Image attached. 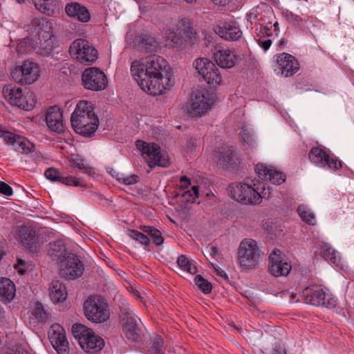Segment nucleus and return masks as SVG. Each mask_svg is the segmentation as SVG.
I'll use <instances>...</instances> for the list:
<instances>
[{"label":"nucleus","mask_w":354,"mask_h":354,"mask_svg":"<svg viewBox=\"0 0 354 354\" xmlns=\"http://www.w3.org/2000/svg\"><path fill=\"white\" fill-rule=\"evenodd\" d=\"M131 72L140 88H171L175 85L168 62L155 54L147 57L138 65L133 62Z\"/></svg>","instance_id":"1"},{"label":"nucleus","mask_w":354,"mask_h":354,"mask_svg":"<svg viewBox=\"0 0 354 354\" xmlns=\"http://www.w3.org/2000/svg\"><path fill=\"white\" fill-rule=\"evenodd\" d=\"M71 122L75 133L85 138L92 137L99 126L98 117L92 103L80 101L71 115Z\"/></svg>","instance_id":"2"},{"label":"nucleus","mask_w":354,"mask_h":354,"mask_svg":"<svg viewBox=\"0 0 354 354\" xmlns=\"http://www.w3.org/2000/svg\"><path fill=\"white\" fill-rule=\"evenodd\" d=\"M218 101L216 90H193L182 111L190 118H198L207 115Z\"/></svg>","instance_id":"3"},{"label":"nucleus","mask_w":354,"mask_h":354,"mask_svg":"<svg viewBox=\"0 0 354 354\" xmlns=\"http://www.w3.org/2000/svg\"><path fill=\"white\" fill-rule=\"evenodd\" d=\"M261 190H265L264 185L259 180L255 183L253 180H251L250 183L232 184L228 189L230 197L243 205L260 203L263 197Z\"/></svg>","instance_id":"4"},{"label":"nucleus","mask_w":354,"mask_h":354,"mask_svg":"<svg viewBox=\"0 0 354 354\" xmlns=\"http://www.w3.org/2000/svg\"><path fill=\"white\" fill-rule=\"evenodd\" d=\"M263 253L253 239L243 240L238 250V260L240 266L245 270L256 269L263 260Z\"/></svg>","instance_id":"5"},{"label":"nucleus","mask_w":354,"mask_h":354,"mask_svg":"<svg viewBox=\"0 0 354 354\" xmlns=\"http://www.w3.org/2000/svg\"><path fill=\"white\" fill-rule=\"evenodd\" d=\"M85 317L93 323L101 324L109 319L110 316L109 305L102 296L91 295L83 305Z\"/></svg>","instance_id":"6"},{"label":"nucleus","mask_w":354,"mask_h":354,"mask_svg":"<svg viewBox=\"0 0 354 354\" xmlns=\"http://www.w3.org/2000/svg\"><path fill=\"white\" fill-rule=\"evenodd\" d=\"M301 296L305 303L313 306L332 308L337 305V301L333 295L324 290L319 286L306 288Z\"/></svg>","instance_id":"7"},{"label":"nucleus","mask_w":354,"mask_h":354,"mask_svg":"<svg viewBox=\"0 0 354 354\" xmlns=\"http://www.w3.org/2000/svg\"><path fill=\"white\" fill-rule=\"evenodd\" d=\"M136 148L140 151L142 157L147 161L150 167L169 166V159L162 154L160 146L156 143H147L140 140L136 142Z\"/></svg>","instance_id":"8"},{"label":"nucleus","mask_w":354,"mask_h":354,"mask_svg":"<svg viewBox=\"0 0 354 354\" xmlns=\"http://www.w3.org/2000/svg\"><path fill=\"white\" fill-rule=\"evenodd\" d=\"M193 66L209 85V88H216L220 85L222 77L216 65L205 57H199L193 62Z\"/></svg>","instance_id":"9"},{"label":"nucleus","mask_w":354,"mask_h":354,"mask_svg":"<svg viewBox=\"0 0 354 354\" xmlns=\"http://www.w3.org/2000/svg\"><path fill=\"white\" fill-rule=\"evenodd\" d=\"M69 53L80 62L90 64L98 57L97 50L86 39H75L69 47Z\"/></svg>","instance_id":"10"},{"label":"nucleus","mask_w":354,"mask_h":354,"mask_svg":"<svg viewBox=\"0 0 354 354\" xmlns=\"http://www.w3.org/2000/svg\"><path fill=\"white\" fill-rule=\"evenodd\" d=\"M84 271V265L73 253H69L60 263L59 274L66 280H74L80 277Z\"/></svg>","instance_id":"11"},{"label":"nucleus","mask_w":354,"mask_h":354,"mask_svg":"<svg viewBox=\"0 0 354 354\" xmlns=\"http://www.w3.org/2000/svg\"><path fill=\"white\" fill-rule=\"evenodd\" d=\"M11 75L21 85L31 84L39 77V68L37 64L27 60L15 68Z\"/></svg>","instance_id":"12"},{"label":"nucleus","mask_w":354,"mask_h":354,"mask_svg":"<svg viewBox=\"0 0 354 354\" xmlns=\"http://www.w3.org/2000/svg\"><path fill=\"white\" fill-rule=\"evenodd\" d=\"M24 90H2L5 98L12 105L22 109L30 111L33 109L35 101L32 92L25 94Z\"/></svg>","instance_id":"13"},{"label":"nucleus","mask_w":354,"mask_h":354,"mask_svg":"<svg viewBox=\"0 0 354 354\" xmlns=\"http://www.w3.org/2000/svg\"><path fill=\"white\" fill-rule=\"evenodd\" d=\"M24 90H2L5 98L12 105L22 109L30 111L33 109L35 101L32 92L25 94Z\"/></svg>","instance_id":"14"},{"label":"nucleus","mask_w":354,"mask_h":354,"mask_svg":"<svg viewBox=\"0 0 354 354\" xmlns=\"http://www.w3.org/2000/svg\"><path fill=\"white\" fill-rule=\"evenodd\" d=\"M24 90H2L5 98L12 105L22 109L30 111L33 109L35 101L32 92L25 94Z\"/></svg>","instance_id":"15"},{"label":"nucleus","mask_w":354,"mask_h":354,"mask_svg":"<svg viewBox=\"0 0 354 354\" xmlns=\"http://www.w3.org/2000/svg\"><path fill=\"white\" fill-rule=\"evenodd\" d=\"M84 88H106L108 79L105 73L99 68H86L82 75Z\"/></svg>","instance_id":"16"},{"label":"nucleus","mask_w":354,"mask_h":354,"mask_svg":"<svg viewBox=\"0 0 354 354\" xmlns=\"http://www.w3.org/2000/svg\"><path fill=\"white\" fill-rule=\"evenodd\" d=\"M310 160L322 167H327L331 170H337L342 168V163L336 157L330 156L324 149L319 147H313L309 153Z\"/></svg>","instance_id":"17"},{"label":"nucleus","mask_w":354,"mask_h":354,"mask_svg":"<svg viewBox=\"0 0 354 354\" xmlns=\"http://www.w3.org/2000/svg\"><path fill=\"white\" fill-rule=\"evenodd\" d=\"M48 337L53 347L58 354H69L68 342L64 328L58 324H53L48 331Z\"/></svg>","instance_id":"18"},{"label":"nucleus","mask_w":354,"mask_h":354,"mask_svg":"<svg viewBox=\"0 0 354 354\" xmlns=\"http://www.w3.org/2000/svg\"><path fill=\"white\" fill-rule=\"evenodd\" d=\"M275 71L281 72V75L288 77L295 74L299 69L300 65L298 60L286 53L277 55Z\"/></svg>","instance_id":"19"},{"label":"nucleus","mask_w":354,"mask_h":354,"mask_svg":"<svg viewBox=\"0 0 354 354\" xmlns=\"http://www.w3.org/2000/svg\"><path fill=\"white\" fill-rule=\"evenodd\" d=\"M19 239L27 249L32 252H37L40 248L39 235L35 228L31 225L20 226L18 231Z\"/></svg>","instance_id":"20"},{"label":"nucleus","mask_w":354,"mask_h":354,"mask_svg":"<svg viewBox=\"0 0 354 354\" xmlns=\"http://www.w3.org/2000/svg\"><path fill=\"white\" fill-rule=\"evenodd\" d=\"M46 125L50 132L57 134L64 132L63 111L59 106L54 105L46 110Z\"/></svg>","instance_id":"21"},{"label":"nucleus","mask_w":354,"mask_h":354,"mask_svg":"<svg viewBox=\"0 0 354 354\" xmlns=\"http://www.w3.org/2000/svg\"><path fill=\"white\" fill-rule=\"evenodd\" d=\"M217 165L224 170L234 171L238 169L239 159L233 149L221 148L216 151Z\"/></svg>","instance_id":"22"},{"label":"nucleus","mask_w":354,"mask_h":354,"mask_svg":"<svg viewBox=\"0 0 354 354\" xmlns=\"http://www.w3.org/2000/svg\"><path fill=\"white\" fill-rule=\"evenodd\" d=\"M44 308L41 302L37 301L30 317V326L32 330L43 342V327L44 326Z\"/></svg>","instance_id":"23"},{"label":"nucleus","mask_w":354,"mask_h":354,"mask_svg":"<svg viewBox=\"0 0 354 354\" xmlns=\"http://www.w3.org/2000/svg\"><path fill=\"white\" fill-rule=\"evenodd\" d=\"M280 252L279 250H274L269 257V272L274 277L287 276L291 270L292 266L290 263L284 261L277 255L276 252Z\"/></svg>","instance_id":"24"},{"label":"nucleus","mask_w":354,"mask_h":354,"mask_svg":"<svg viewBox=\"0 0 354 354\" xmlns=\"http://www.w3.org/2000/svg\"><path fill=\"white\" fill-rule=\"evenodd\" d=\"M123 321V332L126 337L134 342L141 341L143 334L136 319L129 313H126L124 314Z\"/></svg>","instance_id":"25"},{"label":"nucleus","mask_w":354,"mask_h":354,"mask_svg":"<svg viewBox=\"0 0 354 354\" xmlns=\"http://www.w3.org/2000/svg\"><path fill=\"white\" fill-rule=\"evenodd\" d=\"M65 12L69 17L77 19L82 23H87L91 20L88 9L78 2L72 1L66 3Z\"/></svg>","instance_id":"26"},{"label":"nucleus","mask_w":354,"mask_h":354,"mask_svg":"<svg viewBox=\"0 0 354 354\" xmlns=\"http://www.w3.org/2000/svg\"><path fill=\"white\" fill-rule=\"evenodd\" d=\"M215 32L227 41H236L241 38L242 32L239 26L223 22L215 28Z\"/></svg>","instance_id":"27"},{"label":"nucleus","mask_w":354,"mask_h":354,"mask_svg":"<svg viewBox=\"0 0 354 354\" xmlns=\"http://www.w3.org/2000/svg\"><path fill=\"white\" fill-rule=\"evenodd\" d=\"M239 56L229 49L218 50L214 53L217 65L223 68H231L236 65Z\"/></svg>","instance_id":"28"},{"label":"nucleus","mask_w":354,"mask_h":354,"mask_svg":"<svg viewBox=\"0 0 354 354\" xmlns=\"http://www.w3.org/2000/svg\"><path fill=\"white\" fill-rule=\"evenodd\" d=\"M46 178L53 182H58L66 185L86 187L85 184L80 183L78 179L75 178V177L71 176L66 177L62 176L60 171L54 167H49L46 169Z\"/></svg>","instance_id":"29"},{"label":"nucleus","mask_w":354,"mask_h":354,"mask_svg":"<svg viewBox=\"0 0 354 354\" xmlns=\"http://www.w3.org/2000/svg\"><path fill=\"white\" fill-rule=\"evenodd\" d=\"M48 256L52 261L56 263H60L62 259H64L69 253H67L66 246L64 241L57 240L53 243H50L46 248Z\"/></svg>","instance_id":"30"},{"label":"nucleus","mask_w":354,"mask_h":354,"mask_svg":"<svg viewBox=\"0 0 354 354\" xmlns=\"http://www.w3.org/2000/svg\"><path fill=\"white\" fill-rule=\"evenodd\" d=\"M80 346L85 352L95 354L104 348V341L93 331L88 336H86L85 341L82 342Z\"/></svg>","instance_id":"31"},{"label":"nucleus","mask_w":354,"mask_h":354,"mask_svg":"<svg viewBox=\"0 0 354 354\" xmlns=\"http://www.w3.org/2000/svg\"><path fill=\"white\" fill-rule=\"evenodd\" d=\"M49 297L54 303H61L67 298V292L65 285L59 280L53 281L48 288Z\"/></svg>","instance_id":"32"},{"label":"nucleus","mask_w":354,"mask_h":354,"mask_svg":"<svg viewBox=\"0 0 354 354\" xmlns=\"http://www.w3.org/2000/svg\"><path fill=\"white\" fill-rule=\"evenodd\" d=\"M15 286L14 283L8 278L0 279V297L3 300L10 301L15 296Z\"/></svg>","instance_id":"33"},{"label":"nucleus","mask_w":354,"mask_h":354,"mask_svg":"<svg viewBox=\"0 0 354 354\" xmlns=\"http://www.w3.org/2000/svg\"><path fill=\"white\" fill-rule=\"evenodd\" d=\"M180 32L185 46L194 45L198 43L199 38L198 35L189 24L187 25L183 24V28H180Z\"/></svg>","instance_id":"34"},{"label":"nucleus","mask_w":354,"mask_h":354,"mask_svg":"<svg viewBox=\"0 0 354 354\" xmlns=\"http://www.w3.org/2000/svg\"><path fill=\"white\" fill-rule=\"evenodd\" d=\"M138 48L145 53H152L156 52L157 42L156 39L149 35L142 34L140 37Z\"/></svg>","instance_id":"35"},{"label":"nucleus","mask_w":354,"mask_h":354,"mask_svg":"<svg viewBox=\"0 0 354 354\" xmlns=\"http://www.w3.org/2000/svg\"><path fill=\"white\" fill-rule=\"evenodd\" d=\"M72 333L80 344L85 341L86 336H88L92 332V329L80 323L73 324L71 328Z\"/></svg>","instance_id":"36"},{"label":"nucleus","mask_w":354,"mask_h":354,"mask_svg":"<svg viewBox=\"0 0 354 354\" xmlns=\"http://www.w3.org/2000/svg\"><path fill=\"white\" fill-rule=\"evenodd\" d=\"M69 161L71 166H72L73 167L78 168L80 170H82L84 174H88L89 176H92L93 174H95L93 168L85 165L84 164V158L79 154H71Z\"/></svg>","instance_id":"37"},{"label":"nucleus","mask_w":354,"mask_h":354,"mask_svg":"<svg viewBox=\"0 0 354 354\" xmlns=\"http://www.w3.org/2000/svg\"><path fill=\"white\" fill-rule=\"evenodd\" d=\"M140 229L147 234L153 240L154 244L157 246L161 245L164 243V237L161 232L153 226L141 225Z\"/></svg>","instance_id":"38"},{"label":"nucleus","mask_w":354,"mask_h":354,"mask_svg":"<svg viewBox=\"0 0 354 354\" xmlns=\"http://www.w3.org/2000/svg\"><path fill=\"white\" fill-rule=\"evenodd\" d=\"M14 150L22 153H28L32 151V144L26 140L24 138L17 135L12 145Z\"/></svg>","instance_id":"39"},{"label":"nucleus","mask_w":354,"mask_h":354,"mask_svg":"<svg viewBox=\"0 0 354 354\" xmlns=\"http://www.w3.org/2000/svg\"><path fill=\"white\" fill-rule=\"evenodd\" d=\"M127 234L132 239L139 242L140 244L144 245L145 249L147 251H150V239L145 235L144 233L140 232L136 230H128Z\"/></svg>","instance_id":"40"},{"label":"nucleus","mask_w":354,"mask_h":354,"mask_svg":"<svg viewBox=\"0 0 354 354\" xmlns=\"http://www.w3.org/2000/svg\"><path fill=\"white\" fill-rule=\"evenodd\" d=\"M177 263L182 270L191 274H195L197 272L196 266L184 254H181L178 257Z\"/></svg>","instance_id":"41"},{"label":"nucleus","mask_w":354,"mask_h":354,"mask_svg":"<svg viewBox=\"0 0 354 354\" xmlns=\"http://www.w3.org/2000/svg\"><path fill=\"white\" fill-rule=\"evenodd\" d=\"M31 25L33 28L32 33L41 41L44 39V17H34L32 19Z\"/></svg>","instance_id":"42"},{"label":"nucleus","mask_w":354,"mask_h":354,"mask_svg":"<svg viewBox=\"0 0 354 354\" xmlns=\"http://www.w3.org/2000/svg\"><path fill=\"white\" fill-rule=\"evenodd\" d=\"M320 254L325 260L334 264L337 261L335 250L327 243H323L321 246Z\"/></svg>","instance_id":"43"},{"label":"nucleus","mask_w":354,"mask_h":354,"mask_svg":"<svg viewBox=\"0 0 354 354\" xmlns=\"http://www.w3.org/2000/svg\"><path fill=\"white\" fill-rule=\"evenodd\" d=\"M194 282L198 289L204 294H209L212 292V283L204 279L201 275H196L194 279Z\"/></svg>","instance_id":"44"},{"label":"nucleus","mask_w":354,"mask_h":354,"mask_svg":"<svg viewBox=\"0 0 354 354\" xmlns=\"http://www.w3.org/2000/svg\"><path fill=\"white\" fill-rule=\"evenodd\" d=\"M283 16L286 18L292 26L299 28L303 27L304 20L299 15L294 14L292 12L286 10L283 12Z\"/></svg>","instance_id":"45"},{"label":"nucleus","mask_w":354,"mask_h":354,"mask_svg":"<svg viewBox=\"0 0 354 354\" xmlns=\"http://www.w3.org/2000/svg\"><path fill=\"white\" fill-rule=\"evenodd\" d=\"M298 212L301 218V219L308 223V225H315V217L314 213L309 210H306L304 206L299 205L298 207Z\"/></svg>","instance_id":"46"},{"label":"nucleus","mask_w":354,"mask_h":354,"mask_svg":"<svg viewBox=\"0 0 354 354\" xmlns=\"http://www.w3.org/2000/svg\"><path fill=\"white\" fill-rule=\"evenodd\" d=\"M254 170L258 177L263 181H268L269 174L271 173L272 169L268 168L263 163H259L254 167Z\"/></svg>","instance_id":"47"},{"label":"nucleus","mask_w":354,"mask_h":354,"mask_svg":"<svg viewBox=\"0 0 354 354\" xmlns=\"http://www.w3.org/2000/svg\"><path fill=\"white\" fill-rule=\"evenodd\" d=\"M239 135L242 142L244 144H246L250 147L254 146L255 140L252 131L246 128H242Z\"/></svg>","instance_id":"48"},{"label":"nucleus","mask_w":354,"mask_h":354,"mask_svg":"<svg viewBox=\"0 0 354 354\" xmlns=\"http://www.w3.org/2000/svg\"><path fill=\"white\" fill-rule=\"evenodd\" d=\"M286 180V175L279 171L272 169L269 174L268 181L273 185H281Z\"/></svg>","instance_id":"49"},{"label":"nucleus","mask_w":354,"mask_h":354,"mask_svg":"<svg viewBox=\"0 0 354 354\" xmlns=\"http://www.w3.org/2000/svg\"><path fill=\"white\" fill-rule=\"evenodd\" d=\"M163 339L158 335H156L153 338V343L151 346V351L153 354H165L162 347L163 346Z\"/></svg>","instance_id":"50"},{"label":"nucleus","mask_w":354,"mask_h":354,"mask_svg":"<svg viewBox=\"0 0 354 354\" xmlns=\"http://www.w3.org/2000/svg\"><path fill=\"white\" fill-rule=\"evenodd\" d=\"M59 13L58 0H46V15H55Z\"/></svg>","instance_id":"51"},{"label":"nucleus","mask_w":354,"mask_h":354,"mask_svg":"<svg viewBox=\"0 0 354 354\" xmlns=\"http://www.w3.org/2000/svg\"><path fill=\"white\" fill-rule=\"evenodd\" d=\"M49 34V37L46 39V56L51 54L52 51L58 47L57 37L53 33Z\"/></svg>","instance_id":"52"},{"label":"nucleus","mask_w":354,"mask_h":354,"mask_svg":"<svg viewBox=\"0 0 354 354\" xmlns=\"http://www.w3.org/2000/svg\"><path fill=\"white\" fill-rule=\"evenodd\" d=\"M182 196L187 202L194 203L195 198L199 196L198 186L192 187L191 190L185 191Z\"/></svg>","instance_id":"53"},{"label":"nucleus","mask_w":354,"mask_h":354,"mask_svg":"<svg viewBox=\"0 0 354 354\" xmlns=\"http://www.w3.org/2000/svg\"><path fill=\"white\" fill-rule=\"evenodd\" d=\"M169 37L175 47H180L184 44L181 33L180 32V28L176 32H171Z\"/></svg>","instance_id":"54"},{"label":"nucleus","mask_w":354,"mask_h":354,"mask_svg":"<svg viewBox=\"0 0 354 354\" xmlns=\"http://www.w3.org/2000/svg\"><path fill=\"white\" fill-rule=\"evenodd\" d=\"M17 136V135L3 129L1 130V133H0V138H2L8 145H12Z\"/></svg>","instance_id":"55"},{"label":"nucleus","mask_w":354,"mask_h":354,"mask_svg":"<svg viewBox=\"0 0 354 354\" xmlns=\"http://www.w3.org/2000/svg\"><path fill=\"white\" fill-rule=\"evenodd\" d=\"M14 267L21 275H24L27 272V263L24 260L18 259L17 263Z\"/></svg>","instance_id":"56"},{"label":"nucleus","mask_w":354,"mask_h":354,"mask_svg":"<svg viewBox=\"0 0 354 354\" xmlns=\"http://www.w3.org/2000/svg\"><path fill=\"white\" fill-rule=\"evenodd\" d=\"M0 194L10 196L13 194L12 187L7 183L0 181Z\"/></svg>","instance_id":"57"},{"label":"nucleus","mask_w":354,"mask_h":354,"mask_svg":"<svg viewBox=\"0 0 354 354\" xmlns=\"http://www.w3.org/2000/svg\"><path fill=\"white\" fill-rule=\"evenodd\" d=\"M139 180V177L137 175H131L126 177H122L121 181L127 185H134Z\"/></svg>","instance_id":"58"},{"label":"nucleus","mask_w":354,"mask_h":354,"mask_svg":"<svg viewBox=\"0 0 354 354\" xmlns=\"http://www.w3.org/2000/svg\"><path fill=\"white\" fill-rule=\"evenodd\" d=\"M196 147V139L195 138H189L185 145V150L187 152L192 151Z\"/></svg>","instance_id":"59"},{"label":"nucleus","mask_w":354,"mask_h":354,"mask_svg":"<svg viewBox=\"0 0 354 354\" xmlns=\"http://www.w3.org/2000/svg\"><path fill=\"white\" fill-rule=\"evenodd\" d=\"M36 10L41 13H44V0H32Z\"/></svg>","instance_id":"60"},{"label":"nucleus","mask_w":354,"mask_h":354,"mask_svg":"<svg viewBox=\"0 0 354 354\" xmlns=\"http://www.w3.org/2000/svg\"><path fill=\"white\" fill-rule=\"evenodd\" d=\"M258 44L264 50H268L272 44V41L270 39H259L258 40Z\"/></svg>","instance_id":"61"},{"label":"nucleus","mask_w":354,"mask_h":354,"mask_svg":"<svg viewBox=\"0 0 354 354\" xmlns=\"http://www.w3.org/2000/svg\"><path fill=\"white\" fill-rule=\"evenodd\" d=\"M143 91H146V93L148 95H151L153 97L165 95L167 94V90H158V92H156L153 90H143Z\"/></svg>","instance_id":"62"},{"label":"nucleus","mask_w":354,"mask_h":354,"mask_svg":"<svg viewBox=\"0 0 354 354\" xmlns=\"http://www.w3.org/2000/svg\"><path fill=\"white\" fill-rule=\"evenodd\" d=\"M261 353L262 354H286V350L280 346L272 348L269 353L265 351H261Z\"/></svg>","instance_id":"63"},{"label":"nucleus","mask_w":354,"mask_h":354,"mask_svg":"<svg viewBox=\"0 0 354 354\" xmlns=\"http://www.w3.org/2000/svg\"><path fill=\"white\" fill-rule=\"evenodd\" d=\"M180 186L184 189H187L191 184L190 180L186 176H183L180 178Z\"/></svg>","instance_id":"64"}]
</instances>
